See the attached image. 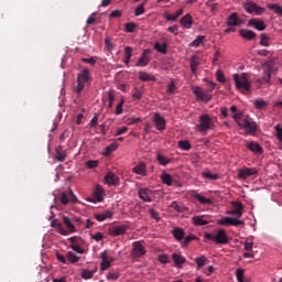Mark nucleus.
<instances>
[{
  "instance_id": "f257e3e1",
  "label": "nucleus",
  "mask_w": 282,
  "mask_h": 282,
  "mask_svg": "<svg viewBox=\"0 0 282 282\" xmlns=\"http://www.w3.org/2000/svg\"><path fill=\"white\" fill-rule=\"evenodd\" d=\"M235 122H237L238 127L245 129L248 135H256L257 134V121L252 120L248 115H236Z\"/></svg>"
},
{
  "instance_id": "f03ea898",
  "label": "nucleus",
  "mask_w": 282,
  "mask_h": 282,
  "mask_svg": "<svg viewBox=\"0 0 282 282\" xmlns=\"http://www.w3.org/2000/svg\"><path fill=\"white\" fill-rule=\"evenodd\" d=\"M216 128L217 124L215 123V120L210 118V115L204 113L198 117V124H196L198 133L206 135L208 131H215Z\"/></svg>"
},
{
  "instance_id": "7ed1b4c3",
  "label": "nucleus",
  "mask_w": 282,
  "mask_h": 282,
  "mask_svg": "<svg viewBox=\"0 0 282 282\" xmlns=\"http://www.w3.org/2000/svg\"><path fill=\"white\" fill-rule=\"evenodd\" d=\"M91 80V73H89V68H83L80 73L77 75V85L74 88L75 94L80 98L83 94V89L89 85Z\"/></svg>"
},
{
  "instance_id": "20e7f679",
  "label": "nucleus",
  "mask_w": 282,
  "mask_h": 282,
  "mask_svg": "<svg viewBox=\"0 0 282 282\" xmlns=\"http://www.w3.org/2000/svg\"><path fill=\"white\" fill-rule=\"evenodd\" d=\"M204 239L214 241L217 246H226L228 243V234L224 229H218L216 234L206 232Z\"/></svg>"
},
{
  "instance_id": "39448f33",
  "label": "nucleus",
  "mask_w": 282,
  "mask_h": 282,
  "mask_svg": "<svg viewBox=\"0 0 282 282\" xmlns=\"http://www.w3.org/2000/svg\"><path fill=\"white\" fill-rule=\"evenodd\" d=\"M234 80L239 91H250V79H248V73L235 74Z\"/></svg>"
},
{
  "instance_id": "423d86ee",
  "label": "nucleus",
  "mask_w": 282,
  "mask_h": 282,
  "mask_svg": "<svg viewBox=\"0 0 282 282\" xmlns=\"http://www.w3.org/2000/svg\"><path fill=\"white\" fill-rule=\"evenodd\" d=\"M131 257L133 259H140L141 257H144L147 254V248L144 247V241L139 240L132 242V249L130 251Z\"/></svg>"
},
{
  "instance_id": "0eeeda50",
  "label": "nucleus",
  "mask_w": 282,
  "mask_h": 282,
  "mask_svg": "<svg viewBox=\"0 0 282 282\" xmlns=\"http://www.w3.org/2000/svg\"><path fill=\"white\" fill-rule=\"evenodd\" d=\"M130 228L129 225H116L108 229V235H110V237H120L127 235V231L130 230Z\"/></svg>"
},
{
  "instance_id": "6e6552de",
  "label": "nucleus",
  "mask_w": 282,
  "mask_h": 282,
  "mask_svg": "<svg viewBox=\"0 0 282 282\" xmlns=\"http://www.w3.org/2000/svg\"><path fill=\"white\" fill-rule=\"evenodd\" d=\"M245 10L248 14H256V17H261V14L265 12V8H262L252 1L245 3Z\"/></svg>"
},
{
  "instance_id": "1a4fd4ad",
  "label": "nucleus",
  "mask_w": 282,
  "mask_h": 282,
  "mask_svg": "<svg viewBox=\"0 0 282 282\" xmlns=\"http://www.w3.org/2000/svg\"><path fill=\"white\" fill-rule=\"evenodd\" d=\"M88 202L91 204H100L101 202H105V188L101 185H96L94 195Z\"/></svg>"
},
{
  "instance_id": "9d476101",
  "label": "nucleus",
  "mask_w": 282,
  "mask_h": 282,
  "mask_svg": "<svg viewBox=\"0 0 282 282\" xmlns=\"http://www.w3.org/2000/svg\"><path fill=\"white\" fill-rule=\"evenodd\" d=\"M193 94L196 96V100H199L200 102H210L213 99V96L204 91L199 86L193 88Z\"/></svg>"
},
{
  "instance_id": "9b49d317",
  "label": "nucleus",
  "mask_w": 282,
  "mask_h": 282,
  "mask_svg": "<svg viewBox=\"0 0 282 282\" xmlns=\"http://www.w3.org/2000/svg\"><path fill=\"white\" fill-rule=\"evenodd\" d=\"M218 226H243V220L225 216L217 220Z\"/></svg>"
},
{
  "instance_id": "f8f14e48",
  "label": "nucleus",
  "mask_w": 282,
  "mask_h": 282,
  "mask_svg": "<svg viewBox=\"0 0 282 282\" xmlns=\"http://www.w3.org/2000/svg\"><path fill=\"white\" fill-rule=\"evenodd\" d=\"M153 123L155 126L156 131L166 130V119H164V117L160 112H154Z\"/></svg>"
},
{
  "instance_id": "ddd939ff",
  "label": "nucleus",
  "mask_w": 282,
  "mask_h": 282,
  "mask_svg": "<svg viewBox=\"0 0 282 282\" xmlns=\"http://www.w3.org/2000/svg\"><path fill=\"white\" fill-rule=\"evenodd\" d=\"M259 170L257 167H242L238 170V180H248V177H252V175H257Z\"/></svg>"
},
{
  "instance_id": "4468645a",
  "label": "nucleus",
  "mask_w": 282,
  "mask_h": 282,
  "mask_svg": "<svg viewBox=\"0 0 282 282\" xmlns=\"http://www.w3.org/2000/svg\"><path fill=\"white\" fill-rule=\"evenodd\" d=\"M78 202V197L74 195V191L69 189V192H63L61 203L63 206H67V204H76Z\"/></svg>"
},
{
  "instance_id": "2eb2a0df",
  "label": "nucleus",
  "mask_w": 282,
  "mask_h": 282,
  "mask_svg": "<svg viewBox=\"0 0 282 282\" xmlns=\"http://www.w3.org/2000/svg\"><path fill=\"white\" fill-rule=\"evenodd\" d=\"M139 199L151 204V202H153V191H151L149 187H141L139 189Z\"/></svg>"
},
{
  "instance_id": "dca6fc26",
  "label": "nucleus",
  "mask_w": 282,
  "mask_h": 282,
  "mask_svg": "<svg viewBox=\"0 0 282 282\" xmlns=\"http://www.w3.org/2000/svg\"><path fill=\"white\" fill-rule=\"evenodd\" d=\"M149 54H151V50L145 48L143 50L141 56L139 57L135 67H147L149 63H151V57H149Z\"/></svg>"
},
{
  "instance_id": "f3484780",
  "label": "nucleus",
  "mask_w": 282,
  "mask_h": 282,
  "mask_svg": "<svg viewBox=\"0 0 282 282\" xmlns=\"http://www.w3.org/2000/svg\"><path fill=\"white\" fill-rule=\"evenodd\" d=\"M246 147L251 153H254V155H263V148L257 141H249Z\"/></svg>"
},
{
  "instance_id": "a211bd4d",
  "label": "nucleus",
  "mask_w": 282,
  "mask_h": 282,
  "mask_svg": "<svg viewBox=\"0 0 282 282\" xmlns=\"http://www.w3.org/2000/svg\"><path fill=\"white\" fill-rule=\"evenodd\" d=\"M235 209L227 212V215H234L236 217H243V204L241 202L231 203Z\"/></svg>"
},
{
  "instance_id": "6ab92c4d",
  "label": "nucleus",
  "mask_w": 282,
  "mask_h": 282,
  "mask_svg": "<svg viewBox=\"0 0 282 282\" xmlns=\"http://www.w3.org/2000/svg\"><path fill=\"white\" fill-rule=\"evenodd\" d=\"M199 65H202V57L197 55H192L189 58V69L192 74H197V69H199Z\"/></svg>"
},
{
  "instance_id": "aec40b11",
  "label": "nucleus",
  "mask_w": 282,
  "mask_h": 282,
  "mask_svg": "<svg viewBox=\"0 0 282 282\" xmlns=\"http://www.w3.org/2000/svg\"><path fill=\"white\" fill-rule=\"evenodd\" d=\"M241 23L243 22L241 21V19H239L237 12H234L228 17L226 25H228L229 28H235L237 25H241Z\"/></svg>"
},
{
  "instance_id": "412c9836",
  "label": "nucleus",
  "mask_w": 282,
  "mask_h": 282,
  "mask_svg": "<svg viewBox=\"0 0 282 282\" xmlns=\"http://www.w3.org/2000/svg\"><path fill=\"white\" fill-rule=\"evenodd\" d=\"M105 182L108 186H116L118 185V182H120V177H118L113 172H108L105 176Z\"/></svg>"
},
{
  "instance_id": "4be33fe9",
  "label": "nucleus",
  "mask_w": 282,
  "mask_h": 282,
  "mask_svg": "<svg viewBox=\"0 0 282 282\" xmlns=\"http://www.w3.org/2000/svg\"><path fill=\"white\" fill-rule=\"evenodd\" d=\"M132 173L135 175H141V177H147V163L140 162L134 167H132Z\"/></svg>"
},
{
  "instance_id": "5701e85b",
  "label": "nucleus",
  "mask_w": 282,
  "mask_h": 282,
  "mask_svg": "<svg viewBox=\"0 0 282 282\" xmlns=\"http://www.w3.org/2000/svg\"><path fill=\"white\" fill-rule=\"evenodd\" d=\"M172 235L174 239H176L180 243L184 241V237H186V231L182 229V227H176L172 230Z\"/></svg>"
},
{
  "instance_id": "b1692460",
  "label": "nucleus",
  "mask_w": 282,
  "mask_h": 282,
  "mask_svg": "<svg viewBox=\"0 0 282 282\" xmlns=\"http://www.w3.org/2000/svg\"><path fill=\"white\" fill-rule=\"evenodd\" d=\"M240 36H242V39H246L247 41H254V39H257V33H254V31L252 30H248V29H241L239 31Z\"/></svg>"
},
{
  "instance_id": "393cba45",
  "label": "nucleus",
  "mask_w": 282,
  "mask_h": 282,
  "mask_svg": "<svg viewBox=\"0 0 282 282\" xmlns=\"http://www.w3.org/2000/svg\"><path fill=\"white\" fill-rule=\"evenodd\" d=\"M180 23L185 30H191V28H193V17L191 15V13L185 14L181 19Z\"/></svg>"
},
{
  "instance_id": "a878e982",
  "label": "nucleus",
  "mask_w": 282,
  "mask_h": 282,
  "mask_svg": "<svg viewBox=\"0 0 282 282\" xmlns=\"http://www.w3.org/2000/svg\"><path fill=\"white\" fill-rule=\"evenodd\" d=\"M66 158L67 151L63 150V147L58 145L55 148V160H57V162H65Z\"/></svg>"
},
{
  "instance_id": "bb28decb",
  "label": "nucleus",
  "mask_w": 282,
  "mask_h": 282,
  "mask_svg": "<svg viewBox=\"0 0 282 282\" xmlns=\"http://www.w3.org/2000/svg\"><path fill=\"white\" fill-rule=\"evenodd\" d=\"M111 217H113V210L111 209H106L101 214H95V219L98 221H106V219H111Z\"/></svg>"
},
{
  "instance_id": "cd10ccee",
  "label": "nucleus",
  "mask_w": 282,
  "mask_h": 282,
  "mask_svg": "<svg viewBox=\"0 0 282 282\" xmlns=\"http://www.w3.org/2000/svg\"><path fill=\"white\" fill-rule=\"evenodd\" d=\"M249 25H252L258 32H263V30H265V22L262 20L251 19L249 20Z\"/></svg>"
},
{
  "instance_id": "c85d7f7f",
  "label": "nucleus",
  "mask_w": 282,
  "mask_h": 282,
  "mask_svg": "<svg viewBox=\"0 0 282 282\" xmlns=\"http://www.w3.org/2000/svg\"><path fill=\"white\" fill-rule=\"evenodd\" d=\"M206 216H193L192 217V224L194 226H208L209 221L205 219Z\"/></svg>"
},
{
  "instance_id": "c756f323",
  "label": "nucleus",
  "mask_w": 282,
  "mask_h": 282,
  "mask_svg": "<svg viewBox=\"0 0 282 282\" xmlns=\"http://www.w3.org/2000/svg\"><path fill=\"white\" fill-rule=\"evenodd\" d=\"M172 259L176 268H182L186 263V258L180 253H173Z\"/></svg>"
},
{
  "instance_id": "7c9ffc66",
  "label": "nucleus",
  "mask_w": 282,
  "mask_h": 282,
  "mask_svg": "<svg viewBox=\"0 0 282 282\" xmlns=\"http://www.w3.org/2000/svg\"><path fill=\"white\" fill-rule=\"evenodd\" d=\"M139 80H141L142 83H149L150 80L155 83V80H158V78L154 75H151L147 72H140L139 73Z\"/></svg>"
},
{
  "instance_id": "2f4dec72",
  "label": "nucleus",
  "mask_w": 282,
  "mask_h": 282,
  "mask_svg": "<svg viewBox=\"0 0 282 282\" xmlns=\"http://www.w3.org/2000/svg\"><path fill=\"white\" fill-rule=\"evenodd\" d=\"M160 178L166 186H173V176H171V174H169L166 171L161 173Z\"/></svg>"
},
{
  "instance_id": "473e14b6",
  "label": "nucleus",
  "mask_w": 282,
  "mask_h": 282,
  "mask_svg": "<svg viewBox=\"0 0 282 282\" xmlns=\"http://www.w3.org/2000/svg\"><path fill=\"white\" fill-rule=\"evenodd\" d=\"M194 199H197V202H199V204H203L204 206H210L213 205V199L210 198H206L204 195L202 194H195L194 195Z\"/></svg>"
},
{
  "instance_id": "72a5a7b5",
  "label": "nucleus",
  "mask_w": 282,
  "mask_h": 282,
  "mask_svg": "<svg viewBox=\"0 0 282 282\" xmlns=\"http://www.w3.org/2000/svg\"><path fill=\"white\" fill-rule=\"evenodd\" d=\"M118 149V143L113 142L111 144H109L108 147H106L102 156L104 158H109L110 154L113 153V151H116Z\"/></svg>"
},
{
  "instance_id": "f704fd0d",
  "label": "nucleus",
  "mask_w": 282,
  "mask_h": 282,
  "mask_svg": "<svg viewBox=\"0 0 282 282\" xmlns=\"http://www.w3.org/2000/svg\"><path fill=\"white\" fill-rule=\"evenodd\" d=\"M64 225L67 228V231L73 234L76 232V226H74V223L72 221V219L69 217H64L63 218Z\"/></svg>"
},
{
  "instance_id": "c9c22d12",
  "label": "nucleus",
  "mask_w": 282,
  "mask_h": 282,
  "mask_svg": "<svg viewBox=\"0 0 282 282\" xmlns=\"http://www.w3.org/2000/svg\"><path fill=\"white\" fill-rule=\"evenodd\" d=\"M97 269L89 270L85 269L82 271V279H85V281H89V279H94V275L96 274Z\"/></svg>"
},
{
  "instance_id": "e433bc0d",
  "label": "nucleus",
  "mask_w": 282,
  "mask_h": 282,
  "mask_svg": "<svg viewBox=\"0 0 282 282\" xmlns=\"http://www.w3.org/2000/svg\"><path fill=\"white\" fill-rule=\"evenodd\" d=\"M156 161L161 166H169V164H171V159L161 153L156 154Z\"/></svg>"
},
{
  "instance_id": "4c0bfd02",
  "label": "nucleus",
  "mask_w": 282,
  "mask_h": 282,
  "mask_svg": "<svg viewBox=\"0 0 282 282\" xmlns=\"http://www.w3.org/2000/svg\"><path fill=\"white\" fill-rule=\"evenodd\" d=\"M202 175H203L204 180H210L212 182L219 180V174L213 173L210 171H204L202 173Z\"/></svg>"
},
{
  "instance_id": "58836bf2",
  "label": "nucleus",
  "mask_w": 282,
  "mask_h": 282,
  "mask_svg": "<svg viewBox=\"0 0 282 282\" xmlns=\"http://www.w3.org/2000/svg\"><path fill=\"white\" fill-rule=\"evenodd\" d=\"M177 147L182 151H191V149H193V145L191 144V142L188 140H181V141H178L177 142Z\"/></svg>"
},
{
  "instance_id": "ea45409f",
  "label": "nucleus",
  "mask_w": 282,
  "mask_h": 282,
  "mask_svg": "<svg viewBox=\"0 0 282 282\" xmlns=\"http://www.w3.org/2000/svg\"><path fill=\"white\" fill-rule=\"evenodd\" d=\"M108 281H118L120 279V272L118 270H111L106 275Z\"/></svg>"
},
{
  "instance_id": "a19ab883",
  "label": "nucleus",
  "mask_w": 282,
  "mask_h": 282,
  "mask_svg": "<svg viewBox=\"0 0 282 282\" xmlns=\"http://www.w3.org/2000/svg\"><path fill=\"white\" fill-rule=\"evenodd\" d=\"M267 8L272 10L275 14H279V17H282V7L278 3L268 4Z\"/></svg>"
},
{
  "instance_id": "79ce46f5",
  "label": "nucleus",
  "mask_w": 282,
  "mask_h": 282,
  "mask_svg": "<svg viewBox=\"0 0 282 282\" xmlns=\"http://www.w3.org/2000/svg\"><path fill=\"white\" fill-rule=\"evenodd\" d=\"M195 239H197L195 237V235L189 234L188 236L183 238V241L181 242V247L186 248V246H188V243H191V241H195Z\"/></svg>"
},
{
  "instance_id": "37998d69",
  "label": "nucleus",
  "mask_w": 282,
  "mask_h": 282,
  "mask_svg": "<svg viewBox=\"0 0 282 282\" xmlns=\"http://www.w3.org/2000/svg\"><path fill=\"white\" fill-rule=\"evenodd\" d=\"M260 45H262V47H270V36H268V34L261 33Z\"/></svg>"
},
{
  "instance_id": "c03bdc74",
  "label": "nucleus",
  "mask_w": 282,
  "mask_h": 282,
  "mask_svg": "<svg viewBox=\"0 0 282 282\" xmlns=\"http://www.w3.org/2000/svg\"><path fill=\"white\" fill-rule=\"evenodd\" d=\"M154 50H156L159 52V54H166L167 45H166V43L160 44V42H156L154 44Z\"/></svg>"
},
{
  "instance_id": "a18cd8bd",
  "label": "nucleus",
  "mask_w": 282,
  "mask_h": 282,
  "mask_svg": "<svg viewBox=\"0 0 282 282\" xmlns=\"http://www.w3.org/2000/svg\"><path fill=\"white\" fill-rule=\"evenodd\" d=\"M204 39H206V36L198 35L194 41L189 43V47H199V45L204 43Z\"/></svg>"
},
{
  "instance_id": "49530a36",
  "label": "nucleus",
  "mask_w": 282,
  "mask_h": 282,
  "mask_svg": "<svg viewBox=\"0 0 282 282\" xmlns=\"http://www.w3.org/2000/svg\"><path fill=\"white\" fill-rule=\"evenodd\" d=\"M256 109H265V107H268V101L261 99V98H258L254 100L253 102Z\"/></svg>"
},
{
  "instance_id": "de8ad7c7",
  "label": "nucleus",
  "mask_w": 282,
  "mask_h": 282,
  "mask_svg": "<svg viewBox=\"0 0 282 282\" xmlns=\"http://www.w3.org/2000/svg\"><path fill=\"white\" fill-rule=\"evenodd\" d=\"M67 259H68V261H70V263H78L80 261V257H78L73 251L67 252Z\"/></svg>"
},
{
  "instance_id": "09e8293b",
  "label": "nucleus",
  "mask_w": 282,
  "mask_h": 282,
  "mask_svg": "<svg viewBox=\"0 0 282 282\" xmlns=\"http://www.w3.org/2000/svg\"><path fill=\"white\" fill-rule=\"evenodd\" d=\"M142 96H144V91L139 88H134V91L132 93V98L134 100H142Z\"/></svg>"
},
{
  "instance_id": "8fccbe9b",
  "label": "nucleus",
  "mask_w": 282,
  "mask_h": 282,
  "mask_svg": "<svg viewBox=\"0 0 282 282\" xmlns=\"http://www.w3.org/2000/svg\"><path fill=\"white\" fill-rule=\"evenodd\" d=\"M135 28H138V24H135L134 22H128L124 25V30L126 32H128L129 34H131L132 32H135Z\"/></svg>"
},
{
  "instance_id": "3c124183",
  "label": "nucleus",
  "mask_w": 282,
  "mask_h": 282,
  "mask_svg": "<svg viewBox=\"0 0 282 282\" xmlns=\"http://www.w3.org/2000/svg\"><path fill=\"white\" fill-rule=\"evenodd\" d=\"M195 263L197 264V270H202L206 265V257L196 258Z\"/></svg>"
},
{
  "instance_id": "603ef678",
  "label": "nucleus",
  "mask_w": 282,
  "mask_h": 282,
  "mask_svg": "<svg viewBox=\"0 0 282 282\" xmlns=\"http://www.w3.org/2000/svg\"><path fill=\"white\" fill-rule=\"evenodd\" d=\"M270 78H272V68L268 67L264 69L262 80H264V83H270Z\"/></svg>"
},
{
  "instance_id": "864d4df0",
  "label": "nucleus",
  "mask_w": 282,
  "mask_h": 282,
  "mask_svg": "<svg viewBox=\"0 0 282 282\" xmlns=\"http://www.w3.org/2000/svg\"><path fill=\"white\" fill-rule=\"evenodd\" d=\"M206 6H207V8H209L210 9V12H212V14H215V12H217V2H215V0H208L207 2H206Z\"/></svg>"
},
{
  "instance_id": "5fc2aeb1",
  "label": "nucleus",
  "mask_w": 282,
  "mask_h": 282,
  "mask_svg": "<svg viewBox=\"0 0 282 282\" xmlns=\"http://www.w3.org/2000/svg\"><path fill=\"white\" fill-rule=\"evenodd\" d=\"M177 89V85L175 79H171L169 86H167V94H175V90Z\"/></svg>"
},
{
  "instance_id": "6e6d98bb",
  "label": "nucleus",
  "mask_w": 282,
  "mask_h": 282,
  "mask_svg": "<svg viewBox=\"0 0 282 282\" xmlns=\"http://www.w3.org/2000/svg\"><path fill=\"white\" fill-rule=\"evenodd\" d=\"M144 3L139 4L134 10V17H142L144 14Z\"/></svg>"
},
{
  "instance_id": "4d7b16f0",
  "label": "nucleus",
  "mask_w": 282,
  "mask_h": 282,
  "mask_svg": "<svg viewBox=\"0 0 282 282\" xmlns=\"http://www.w3.org/2000/svg\"><path fill=\"white\" fill-rule=\"evenodd\" d=\"M69 248L74 250V252H77V254H85V249H83L80 245H70Z\"/></svg>"
},
{
  "instance_id": "13d9d810",
  "label": "nucleus",
  "mask_w": 282,
  "mask_h": 282,
  "mask_svg": "<svg viewBox=\"0 0 282 282\" xmlns=\"http://www.w3.org/2000/svg\"><path fill=\"white\" fill-rule=\"evenodd\" d=\"M274 129H275V137L279 140V142H281V144H282V127H281V124H276L274 127Z\"/></svg>"
},
{
  "instance_id": "bf43d9fd",
  "label": "nucleus",
  "mask_w": 282,
  "mask_h": 282,
  "mask_svg": "<svg viewBox=\"0 0 282 282\" xmlns=\"http://www.w3.org/2000/svg\"><path fill=\"white\" fill-rule=\"evenodd\" d=\"M111 261L112 260H109V259H105V260H101V263H100V268L101 270H109V268H111Z\"/></svg>"
},
{
  "instance_id": "052dcab7",
  "label": "nucleus",
  "mask_w": 282,
  "mask_h": 282,
  "mask_svg": "<svg viewBox=\"0 0 282 282\" xmlns=\"http://www.w3.org/2000/svg\"><path fill=\"white\" fill-rule=\"evenodd\" d=\"M243 272L245 271L241 268H238L236 270V279H237L238 282H243Z\"/></svg>"
},
{
  "instance_id": "680f3d73",
  "label": "nucleus",
  "mask_w": 282,
  "mask_h": 282,
  "mask_svg": "<svg viewBox=\"0 0 282 282\" xmlns=\"http://www.w3.org/2000/svg\"><path fill=\"white\" fill-rule=\"evenodd\" d=\"M123 106H124V99H121V101L116 107V111H115L116 116L122 115V111H123L122 107Z\"/></svg>"
},
{
  "instance_id": "e2e57ef3",
  "label": "nucleus",
  "mask_w": 282,
  "mask_h": 282,
  "mask_svg": "<svg viewBox=\"0 0 282 282\" xmlns=\"http://www.w3.org/2000/svg\"><path fill=\"white\" fill-rule=\"evenodd\" d=\"M216 78L218 83H226V76L224 75V72L219 69L216 72Z\"/></svg>"
},
{
  "instance_id": "0e129e2a",
  "label": "nucleus",
  "mask_w": 282,
  "mask_h": 282,
  "mask_svg": "<svg viewBox=\"0 0 282 282\" xmlns=\"http://www.w3.org/2000/svg\"><path fill=\"white\" fill-rule=\"evenodd\" d=\"M89 127L91 129H96V127H98V115L97 113L91 118V120L89 122Z\"/></svg>"
},
{
  "instance_id": "69168bd1",
  "label": "nucleus",
  "mask_w": 282,
  "mask_h": 282,
  "mask_svg": "<svg viewBox=\"0 0 282 282\" xmlns=\"http://www.w3.org/2000/svg\"><path fill=\"white\" fill-rule=\"evenodd\" d=\"M88 169H96L98 166V160H89L86 162Z\"/></svg>"
},
{
  "instance_id": "338daca9",
  "label": "nucleus",
  "mask_w": 282,
  "mask_h": 282,
  "mask_svg": "<svg viewBox=\"0 0 282 282\" xmlns=\"http://www.w3.org/2000/svg\"><path fill=\"white\" fill-rule=\"evenodd\" d=\"M150 216L152 219H155V221H160V214L155 209H150L149 210Z\"/></svg>"
},
{
  "instance_id": "774afa93",
  "label": "nucleus",
  "mask_w": 282,
  "mask_h": 282,
  "mask_svg": "<svg viewBox=\"0 0 282 282\" xmlns=\"http://www.w3.org/2000/svg\"><path fill=\"white\" fill-rule=\"evenodd\" d=\"M129 131L128 127H121L118 128L115 135L118 138V135H123V133H127Z\"/></svg>"
}]
</instances>
